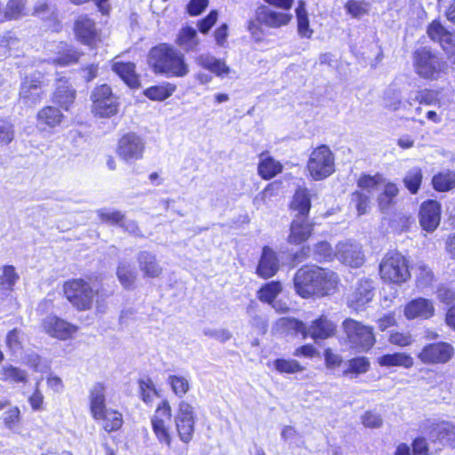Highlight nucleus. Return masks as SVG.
<instances>
[{"mask_svg":"<svg viewBox=\"0 0 455 455\" xmlns=\"http://www.w3.org/2000/svg\"><path fill=\"white\" fill-rule=\"evenodd\" d=\"M339 282L335 272L315 265L300 267L293 278L297 294L304 299L333 294L338 289Z\"/></svg>","mask_w":455,"mask_h":455,"instance_id":"f257e3e1","label":"nucleus"},{"mask_svg":"<svg viewBox=\"0 0 455 455\" xmlns=\"http://www.w3.org/2000/svg\"><path fill=\"white\" fill-rule=\"evenodd\" d=\"M148 61L155 72L166 77H183L189 72L184 54L167 44L153 47L149 52Z\"/></svg>","mask_w":455,"mask_h":455,"instance_id":"f03ea898","label":"nucleus"},{"mask_svg":"<svg viewBox=\"0 0 455 455\" xmlns=\"http://www.w3.org/2000/svg\"><path fill=\"white\" fill-rule=\"evenodd\" d=\"M415 72L423 79L436 81L447 74L448 64L443 56L429 47L422 46L413 53Z\"/></svg>","mask_w":455,"mask_h":455,"instance_id":"7ed1b4c3","label":"nucleus"},{"mask_svg":"<svg viewBox=\"0 0 455 455\" xmlns=\"http://www.w3.org/2000/svg\"><path fill=\"white\" fill-rule=\"evenodd\" d=\"M381 279L389 283L402 284L411 277L408 259L398 251H389L381 259L379 266Z\"/></svg>","mask_w":455,"mask_h":455,"instance_id":"20e7f679","label":"nucleus"},{"mask_svg":"<svg viewBox=\"0 0 455 455\" xmlns=\"http://www.w3.org/2000/svg\"><path fill=\"white\" fill-rule=\"evenodd\" d=\"M63 291L68 300L76 309L83 311L91 308L99 287L84 279L75 278L65 282Z\"/></svg>","mask_w":455,"mask_h":455,"instance_id":"39448f33","label":"nucleus"},{"mask_svg":"<svg viewBox=\"0 0 455 455\" xmlns=\"http://www.w3.org/2000/svg\"><path fill=\"white\" fill-rule=\"evenodd\" d=\"M92 113L100 118H110L119 110L118 97L113 93L109 85H97L91 92Z\"/></svg>","mask_w":455,"mask_h":455,"instance_id":"423d86ee","label":"nucleus"},{"mask_svg":"<svg viewBox=\"0 0 455 455\" xmlns=\"http://www.w3.org/2000/svg\"><path fill=\"white\" fill-rule=\"evenodd\" d=\"M307 170L315 180H322L334 172V155L329 147L323 145L311 152Z\"/></svg>","mask_w":455,"mask_h":455,"instance_id":"0eeeda50","label":"nucleus"},{"mask_svg":"<svg viewBox=\"0 0 455 455\" xmlns=\"http://www.w3.org/2000/svg\"><path fill=\"white\" fill-rule=\"evenodd\" d=\"M343 328L353 347L368 351L374 345L375 337L370 326L353 319H347L343 322Z\"/></svg>","mask_w":455,"mask_h":455,"instance_id":"6e6552de","label":"nucleus"},{"mask_svg":"<svg viewBox=\"0 0 455 455\" xmlns=\"http://www.w3.org/2000/svg\"><path fill=\"white\" fill-rule=\"evenodd\" d=\"M172 410L168 402L163 401L151 417L152 430L159 443L171 446L170 423Z\"/></svg>","mask_w":455,"mask_h":455,"instance_id":"1a4fd4ad","label":"nucleus"},{"mask_svg":"<svg viewBox=\"0 0 455 455\" xmlns=\"http://www.w3.org/2000/svg\"><path fill=\"white\" fill-rule=\"evenodd\" d=\"M146 143L135 132L124 134L118 141L116 153L124 162L132 164L143 158Z\"/></svg>","mask_w":455,"mask_h":455,"instance_id":"9d476101","label":"nucleus"},{"mask_svg":"<svg viewBox=\"0 0 455 455\" xmlns=\"http://www.w3.org/2000/svg\"><path fill=\"white\" fill-rule=\"evenodd\" d=\"M174 422L180 439L183 443H189L193 438L196 422L193 406L185 401H181L174 416Z\"/></svg>","mask_w":455,"mask_h":455,"instance_id":"9b49d317","label":"nucleus"},{"mask_svg":"<svg viewBox=\"0 0 455 455\" xmlns=\"http://www.w3.org/2000/svg\"><path fill=\"white\" fill-rule=\"evenodd\" d=\"M41 327L50 337L60 340L71 339L77 327L56 315H50L42 320Z\"/></svg>","mask_w":455,"mask_h":455,"instance_id":"f8f14e48","label":"nucleus"},{"mask_svg":"<svg viewBox=\"0 0 455 455\" xmlns=\"http://www.w3.org/2000/svg\"><path fill=\"white\" fill-rule=\"evenodd\" d=\"M454 355L453 347L446 342L432 343L425 346L419 354L424 363H445Z\"/></svg>","mask_w":455,"mask_h":455,"instance_id":"ddd939ff","label":"nucleus"},{"mask_svg":"<svg viewBox=\"0 0 455 455\" xmlns=\"http://www.w3.org/2000/svg\"><path fill=\"white\" fill-rule=\"evenodd\" d=\"M42 78L40 72H35L25 77L21 83L20 100L28 106H34L42 99Z\"/></svg>","mask_w":455,"mask_h":455,"instance_id":"4468645a","label":"nucleus"},{"mask_svg":"<svg viewBox=\"0 0 455 455\" xmlns=\"http://www.w3.org/2000/svg\"><path fill=\"white\" fill-rule=\"evenodd\" d=\"M427 35L438 42L449 56H455V34L446 29L440 20H433L427 27Z\"/></svg>","mask_w":455,"mask_h":455,"instance_id":"2eb2a0df","label":"nucleus"},{"mask_svg":"<svg viewBox=\"0 0 455 455\" xmlns=\"http://www.w3.org/2000/svg\"><path fill=\"white\" fill-rule=\"evenodd\" d=\"M74 31L76 38L90 47H93L100 41V34L95 21L87 15H81L77 18Z\"/></svg>","mask_w":455,"mask_h":455,"instance_id":"dca6fc26","label":"nucleus"},{"mask_svg":"<svg viewBox=\"0 0 455 455\" xmlns=\"http://www.w3.org/2000/svg\"><path fill=\"white\" fill-rule=\"evenodd\" d=\"M257 21L267 28H277L287 25L292 15L284 12L275 11L267 5H259L255 12Z\"/></svg>","mask_w":455,"mask_h":455,"instance_id":"f3484780","label":"nucleus"},{"mask_svg":"<svg viewBox=\"0 0 455 455\" xmlns=\"http://www.w3.org/2000/svg\"><path fill=\"white\" fill-rule=\"evenodd\" d=\"M373 297L372 282L369 279L359 280L353 292L348 296L347 304L355 311L361 310Z\"/></svg>","mask_w":455,"mask_h":455,"instance_id":"a211bd4d","label":"nucleus"},{"mask_svg":"<svg viewBox=\"0 0 455 455\" xmlns=\"http://www.w3.org/2000/svg\"><path fill=\"white\" fill-rule=\"evenodd\" d=\"M335 255L342 263L352 267H358L363 263L361 246L350 242L339 243L336 247Z\"/></svg>","mask_w":455,"mask_h":455,"instance_id":"6ab92c4d","label":"nucleus"},{"mask_svg":"<svg viewBox=\"0 0 455 455\" xmlns=\"http://www.w3.org/2000/svg\"><path fill=\"white\" fill-rule=\"evenodd\" d=\"M336 331L335 323L325 315L312 321L311 324H305L304 338L310 337L313 339H326L334 335Z\"/></svg>","mask_w":455,"mask_h":455,"instance_id":"aec40b11","label":"nucleus"},{"mask_svg":"<svg viewBox=\"0 0 455 455\" xmlns=\"http://www.w3.org/2000/svg\"><path fill=\"white\" fill-rule=\"evenodd\" d=\"M441 219L440 204L429 200L422 204L419 212V222L423 229L433 232L438 227Z\"/></svg>","mask_w":455,"mask_h":455,"instance_id":"412c9836","label":"nucleus"},{"mask_svg":"<svg viewBox=\"0 0 455 455\" xmlns=\"http://www.w3.org/2000/svg\"><path fill=\"white\" fill-rule=\"evenodd\" d=\"M279 267L280 261L275 251L268 246L263 247L257 267L258 275L265 279L270 278L277 273Z\"/></svg>","mask_w":455,"mask_h":455,"instance_id":"4be33fe9","label":"nucleus"},{"mask_svg":"<svg viewBox=\"0 0 455 455\" xmlns=\"http://www.w3.org/2000/svg\"><path fill=\"white\" fill-rule=\"evenodd\" d=\"M435 314L433 301L425 298H417L410 301L404 307V315L408 319H428Z\"/></svg>","mask_w":455,"mask_h":455,"instance_id":"5701e85b","label":"nucleus"},{"mask_svg":"<svg viewBox=\"0 0 455 455\" xmlns=\"http://www.w3.org/2000/svg\"><path fill=\"white\" fill-rule=\"evenodd\" d=\"M313 224L307 218L295 217L291 223L288 242L291 244H300L312 235Z\"/></svg>","mask_w":455,"mask_h":455,"instance_id":"b1692460","label":"nucleus"},{"mask_svg":"<svg viewBox=\"0 0 455 455\" xmlns=\"http://www.w3.org/2000/svg\"><path fill=\"white\" fill-rule=\"evenodd\" d=\"M137 262L144 277L157 278L163 273V267L156 256L148 251H142L137 255Z\"/></svg>","mask_w":455,"mask_h":455,"instance_id":"393cba45","label":"nucleus"},{"mask_svg":"<svg viewBox=\"0 0 455 455\" xmlns=\"http://www.w3.org/2000/svg\"><path fill=\"white\" fill-rule=\"evenodd\" d=\"M105 392L106 388L101 383L94 384L90 390V411L95 420H100L107 410Z\"/></svg>","mask_w":455,"mask_h":455,"instance_id":"a878e982","label":"nucleus"},{"mask_svg":"<svg viewBox=\"0 0 455 455\" xmlns=\"http://www.w3.org/2000/svg\"><path fill=\"white\" fill-rule=\"evenodd\" d=\"M76 99V91L68 80L60 78L57 81V86L53 93V102L63 109L68 110Z\"/></svg>","mask_w":455,"mask_h":455,"instance_id":"bb28decb","label":"nucleus"},{"mask_svg":"<svg viewBox=\"0 0 455 455\" xmlns=\"http://www.w3.org/2000/svg\"><path fill=\"white\" fill-rule=\"evenodd\" d=\"M195 61L201 68L209 70L211 73H213L220 77H224L230 72L229 67L224 60L216 59L209 53H202L198 55Z\"/></svg>","mask_w":455,"mask_h":455,"instance_id":"cd10ccee","label":"nucleus"},{"mask_svg":"<svg viewBox=\"0 0 455 455\" xmlns=\"http://www.w3.org/2000/svg\"><path fill=\"white\" fill-rule=\"evenodd\" d=\"M112 69L128 86L136 88L140 85L139 76L132 62L115 60Z\"/></svg>","mask_w":455,"mask_h":455,"instance_id":"c85d7f7f","label":"nucleus"},{"mask_svg":"<svg viewBox=\"0 0 455 455\" xmlns=\"http://www.w3.org/2000/svg\"><path fill=\"white\" fill-rule=\"evenodd\" d=\"M311 208V198L307 188H299L291 203V209L298 212L296 217L307 218V214Z\"/></svg>","mask_w":455,"mask_h":455,"instance_id":"c756f323","label":"nucleus"},{"mask_svg":"<svg viewBox=\"0 0 455 455\" xmlns=\"http://www.w3.org/2000/svg\"><path fill=\"white\" fill-rule=\"evenodd\" d=\"M384 107L391 111L398 109H408V100L405 102L402 100V91L395 84H391L384 93Z\"/></svg>","mask_w":455,"mask_h":455,"instance_id":"7c9ffc66","label":"nucleus"},{"mask_svg":"<svg viewBox=\"0 0 455 455\" xmlns=\"http://www.w3.org/2000/svg\"><path fill=\"white\" fill-rule=\"evenodd\" d=\"M259 158L258 171L264 180H270L282 172L283 165L267 154L262 153Z\"/></svg>","mask_w":455,"mask_h":455,"instance_id":"2f4dec72","label":"nucleus"},{"mask_svg":"<svg viewBox=\"0 0 455 455\" xmlns=\"http://www.w3.org/2000/svg\"><path fill=\"white\" fill-rule=\"evenodd\" d=\"M274 331L281 334H299L304 337L305 323L291 317H282L274 325Z\"/></svg>","mask_w":455,"mask_h":455,"instance_id":"473e14b6","label":"nucleus"},{"mask_svg":"<svg viewBox=\"0 0 455 455\" xmlns=\"http://www.w3.org/2000/svg\"><path fill=\"white\" fill-rule=\"evenodd\" d=\"M378 363L385 367L400 366L409 369L412 367L414 362L413 358L405 353H394L379 357Z\"/></svg>","mask_w":455,"mask_h":455,"instance_id":"72a5a7b5","label":"nucleus"},{"mask_svg":"<svg viewBox=\"0 0 455 455\" xmlns=\"http://www.w3.org/2000/svg\"><path fill=\"white\" fill-rule=\"evenodd\" d=\"M295 13L297 18L299 35L301 37L310 38L314 31L312 28H310L309 26L308 14L306 10V2L304 0H299L298 2V6L295 10Z\"/></svg>","mask_w":455,"mask_h":455,"instance_id":"f704fd0d","label":"nucleus"},{"mask_svg":"<svg viewBox=\"0 0 455 455\" xmlns=\"http://www.w3.org/2000/svg\"><path fill=\"white\" fill-rule=\"evenodd\" d=\"M414 102H418L426 106L440 105V100L438 99L437 92L427 89L419 90L411 93L410 97L408 98L409 107H412Z\"/></svg>","mask_w":455,"mask_h":455,"instance_id":"c9c22d12","label":"nucleus"},{"mask_svg":"<svg viewBox=\"0 0 455 455\" xmlns=\"http://www.w3.org/2000/svg\"><path fill=\"white\" fill-rule=\"evenodd\" d=\"M417 287L424 290L431 287L435 282L432 269L425 263L419 262L414 267Z\"/></svg>","mask_w":455,"mask_h":455,"instance_id":"e433bc0d","label":"nucleus"},{"mask_svg":"<svg viewBox=\"0 0 455 455\" xmlns=\"http://www.w3.org/2000/svg\"><path fill=\"white\" fill-rule=\"evenodd\" d=\"M176 43L187 52L194 51L199 44L196 30L191 27L183 28L179 33Z\"/></svg>","mask_w":455,"mask_h":455,"instance_id":"4c0bfd02","label":"nucleus"},{"mask_svg":"<svg viewBox=\"0 0 455 455\" xmlns=\"http://www.w3.org/2000/svg\"><path fill=\"white\" fill-rule=\"evenodd\" d=\"M282 291L283 286L280 282L271 281L259 290L258 299L264 303L272 304Z\"/></svg>","mask_w":455,"mask_h":455,"instance_id":"58836bf2","label":"nucleus"},{"mask_svg":"<svg viewBox=\"0 0 455 455\" xmlns=\"http://www.w3.org/2000/svg\"><path fill=\"white\" fill-rule=\"evenodd\" d=\"M176 90V86L170 83L151 86L144 91V95L152 100H164Z\"/></svg>","mask_w":455,"mask_h":455,"instance_id":"ea45409f","label":"nucleus"},{"mask_svg":"<svg viewBox=\"0 0 455 455\" xmlns=\"http://www.w3.org/2000/svg\"><path fill=\"white\" fill-rule=\"evenodd\" d=\"M37 118L40 123L55 127L61 123L63 115L58 108L49 106L38 112Z\"/></svg>","mask_w":455,"mask_h":455,"instance_id":"a19ab883","label":"nucleus"},{"mask_svg":"<svg viewBox=\"0 0 455 455\" xmlns=\"http://www.w3.org/2000/svg\"><path fill=\"white\" fill-rule=\"evenodd\" d=\"M103 420V428L110 433L116 431L123 426V415L116 410H106L103 417L100 419Z\"/></svg>","mask_w":455,"mask_h":455,"instance_id":"79ce46f5","label":"nucleus"},{"mask_svg":"<svg viewBox=\"0 0 455 455\" xmlns=\"http://www.w3.org/2000/svg\"><path fill=\"white\" fill-rule=\"evenodd\" d=\"M116 275L119 282L125 289H129L133 285L137 276V274L131 264L124 261L119 264Z\"/></svg>","mask_w":455,"mask_h":455,"instance_id":"37998d69","label":"nucleus"},{"mask_svg":"<svg viewBox=\"0 0 455 455\" xmlns=\"http://www.w3.org/2000/svg\"><path fill=\"white\" fill-rule=\"evenodd\" d=\"M422 182V172L419 167L410 169L403 177L405 188L411 193L417 194Z\"/></svg>","mask_w":455,"mask_h":455,"instance_id":"c03bdc74","label":"nucleus"},{"mask_svg":"<svg viewBox=\"0 0 455 455\" xmlns=\"http://www.w3.org/2000/svg\"><path fill=\"white\" fill-rule=\"evenodd\" d=\"M435 189L438 191H447L455 186V172H443L433 177L432 180Z\"/></svg>","mask_w":455,"mask_h":455,"instance_id":"a18cd8bd","label":"nucleus"},{"mask_svg":"<svg viewBox=\"0 0 455 455\" xmlns=\"http://www.w3.org/2000/svg\"><path fill=\"white\" fill-rule=\"evenodd\" d=\"M436 438L441 443L455 448V426L449 423H443L435 429Z\"/></svg>","mask_w":455,"mask_h":455,"instance_id":"49530a36","label":"nucleus"},{"mask_svg":"<svg viewBox=\"0 0 455 455\" xmlns=\"http://www.w3.org/2000/svg\"><path fill=\"white\" fill-rule=\"evenodd\" d=\"M383 177L377 173L375 175H362L357 181V186L363 191L364 193L371 196V194L377 190L379 186L383 183Z\"/></svg>","mask_w":455,"mask_h":455,"instance_id":"de8ad7c7","label":"nucleus"},{"mask_svg":"<svg viewBox=\"0 0 455 455\" xmlns=\"http://www.w3.org/2000/svg\"><path fill=\"white\" fill-rule=\"evenodd\" d=\"M168 384L171 386L173 393L183 397L190 389V382L188 378L180 375H170L167 379Z\"/></svg>","mask_w":455,"mask_h":455,"instance_id":"09e8293b","label":"nucleus"},{"mask_svg":"<svg viewBox=\"0 0 455 455\" xmlns=\"http://www.w3.org/2000/svg\"><path fill=\"white\" fill-rule=\"evenodd\" d=\"M273 363L275 369L280 373L293 374L304 370V367L294 359H276Z\"/></svg>","mask_w":455,"mask_h":455,"instance_id":"8fccbe9b","label":"nucleus"},{"mask_svg":"<svg viewBox=\"0 0 455 455\" xmlns=\"http://www.w3.org/2000/svg\"><path fill=\"white\" fill-rule=\"evenodd\" d=\"M139 386L143 402L147 404L153 403L155 397L157 396L153 381L149 378L141 379L139 381Z\"/></svg>","mask_w":455,"mask_h":455,"instance_id":"3c124183","label":"nucleus"},{"mask_svg":"<svg viewBox=\"0 0 455 455\" xmlns=\"http://www.w3.org/2000/svg\"><path fill=\"white\" fill-rule=\"evenodd\" d=\"M370 367V363L366 357H356L347 362V368L343 371L344 375L365 373Z\"/></svg>","mask_w":455,"mask_h":455,"instance_id":"603ef678","label":"nucleus"},{"mask_svg":"<svg viewBox=\"0 0 455 455\" xmlns=\"http://www.w3.org/2000/svg\"><path fill=\"white\" fill-rule=\"evenodd\" d=\"M42 379L36 380L33 393L28 397V402L33 411H41L44 410V396L40 389Z\"/></svg>","mask_w":455,"mask_h":455,"instance_id":"864d4df0","label":"nucleus"},{"mask_svg":"<svg viewBox=\"0 0 455 455\" xmlns=\"http://www.w3.org/2000/svg\"><path fill=\"white\" fill-rule=\"evenodd\" d=\"M13 124L6 118H0V146H7L14 139Z\"/></svg>","mask_w":455,"mask_h":455,"instance_id":"5fc2aeb1","label":"nucleus"},{"mask_svg":"<svg viewBox=\"0 0 455 455\" xmlns=\"http://www.w3.org/2000/svg\"><path fill=\"white\" fill-rule=\"evenodd\" d=\"M25 2L24 0H10L7 4L4 18L7 20H15L19 17L25 15Z\"/></svg>","mask_w":455,"mask_h":455,"instance_id":"6e6d98bb","label":"nucleus"},{"mask_svg":"<svg viewBox=\"0 0 455 455\" xmlns=\"http://www.w3.org/2000/svg\"><path fill=\"white\" fill-rule=\"evenodd\" d=\"M351 200L355 205L358 215L366 213L371 200L370 195L363 191H355L352 194Z\"/></svg>","mask_w":455,"mask_h":455,"instance_id":"4d7b16f0","label":"nucleus"},{"mask_svg":"<svg viewBox=\"0 0 455 455\" xmlns=\"http://www.w3.org/2000/svg\"><path fill=\"white\" fill-rule=\"evenodd\" d=\"M100 219L111 225H119L124 220V215L119 211H113L110 209H100L97 212Z\"/></svg>","mask_w":455,"mask_h":455,"instance_id":"13d9d810","label":"nucleus"},{"mask_svg":"<svg viewBox=\"0 0 455 455\" xmlns=\"http://www.w3.org/2000/svg\"><path fill=\"white\" fill-rule=\"evenodd\" d=\"M346 11L353 18H361L368 12V4L363 1L349 0L345 5Z\"/></svg>","mask_w":455,"mask_h":455,"instance_id":"bf43d9fd","label":"nucleus"},{"mask_svg":"<svg viewBox=\"0 0 455 455\" xmlns=\"http://www.w3.org/2000/svg\"><path fill=\"white\" fill-rule=\"evenodd\" d=\"M23 334L17 329L8 332L6 336V344L13 354L19 353L22 348Z\"/></svg>","mask_w":455,"mask_h":455,"instance_id":"052dcab7","label":"nucleus"},{"mask_svg":"<svg viewBox=\"0 0 455 455\" xmlns=\"http://www.w3.org/2000/svg\"><path fill=\"white\" fill-rule=\"evenodd\" d=\"M18 279L19 275L16 273L14 267H4L3 275L1 276V285L4 289L12 290Z\"/></svg>","mask_w":455,"mask_h":455,"instance_id":"680f3d73","label":"nucleus"},{"mask_svg":"<svg viewBox=\"0 0 455 455\" xmlns=\"http://www.w3.org/2000/svg\"><path fill=\"white\" fill-rule=\"evenodd\" d=\"M315 259L318 261H327L332 258V248L327 242H320L314 248Z\"/></svg>","mask_w":455,"mask_h":455,"instance_id":"e2e57ef3","label":"nucleus"},{"mask_svg":"<svg viewBox=\"0 0 455 455\" xmlns=\"http://www.w3.org/2000/svg\"><path fill=\"white\" fill-rule=\"evenodd\" d=\"M2 371L4 379L14 382H25L27 380V373L19 368L10 365L4 366Z\"/></svg>","mask_w":455,"mask_h":455,"instance_id":"0e129e2a","label":"nucleus"},{"mask_svg":"<svg viewBox=\"0 0 455 455\" xmlns=\"http://www.w3.org/2000/svg\"><path fill=\"white\" fill-rule=\"evenodd\" d=\"M27 363L34 371L38 372H46L50 370L49 363L45 360H43L39 355L36 354L28 355Z\"/></svg>","mask_w":455,"mask_h":455,"instance_id":"69168bd1","label":"nucleus"},{"mask_svg":"<svg viewBox=\"0 0 455 455\" xmlns=\"http://www.w3.org/2000/svg\"><path fill=\"white\" fill-rule=\"evenodd\" d=\"M363 424L366 427L377 428L382 426L383 419L376 411H366L362 417Z\"/></svg>","mask_w":455,"mask_h":455,"instance_id":"338daca9","label":"nucleus"},{"mask_svg":"<svg viewBox=\"0 0 455 455\" xmlns=\"http://www.w3.org/2000/svg\"><path fill=\"white\" fill-rule=\"evenodd\" d=\"M281 437L283 441L299 445L301 436L296 428L292 426H285L281 432Z\"/></svg>","mask_w":455,"mask_h":455,"instance_id":"774afa93","label":"nucleus"}]
</instances>
